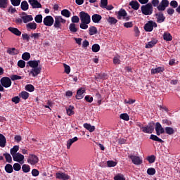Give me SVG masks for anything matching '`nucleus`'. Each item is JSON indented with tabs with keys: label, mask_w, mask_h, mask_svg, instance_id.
<instances>
[{
	"label": "nucleus",
	"mask_w": 180,
	"mask_h": 180,
	"mask_svg": "<svg viewBox=\"0 0 180 180\" xmlns=\"http://www.w3.org/2000/svg\"><path fill=\"white\" fill-rule=\"evenodd\" d=\"M22 170L25 173L27 174V172H30V166L29 165H23L22 166Z\"/></svg>",
	"instance_id": "obj_45"
},
{
	"label": "nucleus",
	"mask_w": 180,
	"mask_h": 180,
	"mask_svg": "<svg viewBox=\"0 0 180 180\" xmlns=\"http://www.w3.org/2000/svg\"><path fill=\"white\" fill-rule=\"evenodd\" d=\"M23 23H29V22H32L33 20V15H26L21 16Z\"/></svg>",
	"instance_id": "obj_20"
},
{
	"label": "nucleus",
	"mask_w": 180,
	"mask_h": 180,
	"mask_svg": "<svg viewBox=\"0 0 180 180\" xmlns=\"http://www.w3.org/2000/svg\"><path fill=\"white\" fill-rule=\"evenodd\" d=\"M0 147L2 148L6 147V138L2 134H0Z\"/></svg>",
	"instance_id": "obj_23"
},
{
	"label": "nucleus",
	"mask_w": 180,
	"mask_h": 180,
	"mask_svg": "<svg viewBox=\"0 0 180 180\" xmlns=\"http://www.w3.org/2000/svg\"><path fill=\"white\" fill-rule=\"evenodd\" d=\"M91 50L93 53H98V51L101 50V46H99L98 44H94L91 47Z\"/></svg>",
	"instance_id": "obj_41"
},
{
	"label": "nucleus",
	"mask_w": 180,
	"mask_h": 180,
	"mask_svg": "<svg viewBox=\"0 0 180 180\" xmlns=\"http://www.w3.org/2000/svg\"><path fill=\"white\" fill-rule=\"evenodd\" d=\"M4 169H5L6 172H7L8 174H12V172H13V167H12V165H11V164L6 165Z\"/></svg>",
	"instance_id": "obj_35"
},
{
	"label": "nucleus",
	"mask_w": 180,
	"mask_h": 180,
	"mask_svg": "<svg viewBox=\"0 0 180 180\" xmlns=\"http://www.w3.org/2000/svg\"><path fill=\"white\" fill-rule=\"evenodd\" d=\"M124 16H127V12H126V10L121 8L117 13V18L120 20L122 18H124Z\"/></svg>",
	"instance_id": "obj_19"
},
{
	"label": "nucleus",
	"mask_w": 180,
	"mask_h": 180,
	"mask_svg": "<svg viewBox=\"0 0 180 180\" xmlns=\"http://www.w3.org/2000/svg\"><path fill=\"white\" fill-rule=\"evenodd\" d=\"M147 160L149 164H153V162H155V156L154 155L148 156Z\"/></svg>",
	"instance_id": "obj_55"
},
{
	"label": "nucleus",
	"mask_w": 180,
	"mask_h": 180,
	"mask_svg": "<svg viewBox=\"0 0 180 180\" xmlns=\"http://www.w3.org/2000/svg\"><path fill=\"white\" fill-rule=\"evenodd\" d=\"M114 180H126V178L122 174H117V176H115Z\"/></svg>",
	"instance_id": "obj_63"
},
{
	"label": "nucleus",
	"mask_w": 180,
	"mask_h": 180,
	"mask_svg": "<svg viewBox=\"0 0 180 180\" xmlns=\"http://www.w3.org/2000/svg\"><path fill=\"white\" fill-rule=\"evenodd\" d=\"M14 171H20L22 167L19 163H15L13 166Z\"/></svg>",
	"instance_id": "obj_61"
},
{
	"label": "nucleus",
	"mask_w": 180,
	"mask_h": 180,
	"mask_svg": "<svg viewBox=\"0 0 180 180\" xmlns=\"http://www.w3.org/2000/svg\"><path fill=\"white\" fill-rule=\"evenodd\" d=\"M13 160L16 162H20V164H23L25 156L21 153H18L15 155H13Z\"/></svg>",
	"instance_id": "obj_12"
},
{
	"label": "nucleus",
	"mask_w": 180,
	"mask_h": 180,
	"mask_svg": "<svg viewBox=\"0 0 180 180\" xmlns=\"http://www.w3.org/2000/svg\"><path fill=\"white\" fill-rule=\"evenodd\" d=\"M141 11L143 15H151L153 11V4H151V3H148L146 5L141 6Z\"/></svg>",
	"instance_id": "obj_3"
},
{
	"label": "nucleus",
	"mask_w": 180,
	"mask_h": 180,
	"mask_svg": "<svg viewBox=\"0 0 180 180\" xmlns=\"http://www.w3.org/2000/svg\"><path fill=\"white\" fill-rule=\"evenodd\" d=\"M27 162L30 165H36L39 162V157L36 155L30 154L27 160Z\"/></svg>",
	"instance_id": "obj_7"
},
{
	"label": "nucleus",
	"mask_w": 180,
	"mask_h": 180,
	"mask_svg": "<svg viewBox=\"0 0 180 180\" xmlns=\"http://www.w3.org/2000/svg\"><path fill=\"white\" fill-rule=\"evenodd\" d=\"M62 16H65V18H70L71 16V12H70L68 9H63L61 11Z\"/></svg>",
	"instance_id": "obj_39"
},
{
	"label": "nucleus",
	"mask_w": 180,
	"mask_h": 180,
	"mask_svg": "<svg viewBox=\"0 0 180 180\" xmlns=\"http://www.w3.org/2000/svg\"><path fill=\"white\" fill-rule=\"evenodd\" d=\"M158 43V40L157 39L153 38L152 40L147 44H146V49H153L155 46V44Z\"/></svg>",
	"instance_id": "obj_18"
},
{
	"label": "nucleus",
	"mask_w": 180,
	"mask_h": 180,
	"mask_svg": "<svg viewBox=\"0 0 180 180\" xmlns=\"http://www.w3.org/2000/svg\"><path fill=\"white\" fill-rule=\"evenodd\" d=\"M143 133H146L147 134H151L154 131V124L150 123L147 126L142 128Z\"/></svg>",
	"instance_id": "obj_10"
},
{
	"label": "nucleus",
	"mask_w": 180,
	"mask_h": 180,
	"mask_svg": "<svg viewBox=\"0 0 180 180\" xmlns=\"http://www.w3.org/2000/svg\"><path fill=\"white\" fill-rule=\"evenodd\" d=\"M98 79H108V75L105 73H100L97 75Z\"/></svg>",
	"instance_id": "obj_51"
},
{
	"label": "nucleus",
	"mask_w": 180,
	"mask_h": 180,
	"mask_svg": "<svg viewBox=\"0 0 180 180\" xmlns=\"http://www.w3.org/2000/svg\"><path fill=\"white\" fill-rule=\"evenodd\" d=\"M9 32L15 34V36H20L22 32H20L18 28L10 27H8Z\"/></svg>",
	"instance_id": "obj_24"
},
{
	"label": "nucleus",
	"mask_w": 180,
	"mask_h": 180,
	"mask_svg": "<svg viewBox=\"0 0 180 180\" xmlns=\"http://www.w3.org/2000/svg\"><path fill=\"white\" fill-rule=\"evenodd\" d=\"M162 124H165V126H171V124H172V122H171L170 120H169L167 119L162 120Z\"/></svg>",
	"instance_id": "obj_60"
},
{
	"label": "nucleus",
	"mask_w": 180,
	"mask_h": 180,
	"mask_svg": "<svg viewBox=\"0 0 180 180\" xmlns=\"http://www.w3.org/2000/svg\"><path fill=\"white\" fill-rule=\"evenodd\" d=\"M26 91H28V92H33L34 91V86L32 84H27L25 86Z\"/></svg>",
	"instance_id": "obj_52"
},
{
	"label": "nucleus",
	"mask_w": 180,
	"mask_h": 180,
	"mask_svg": "<svg viewBox=\"0 0 180 180\" xmlns=\"http://www.w3.org/2000/svg\"><path fill=\"white\" fill-rule=\"evenodd\" d=\"M90 22H81L79 25L80 29H83L84 30H86L88 29V25H89Z\"/></svg>",
	"instance_id": "obj_48"
},
{
	"label": "nucleus",
	"mask_w": 180,
	"mask_h": 180,
	"mask_svg": "<svg viewBox=\"0 0 180 180\" xmlns=\"http://www.w3.org/2000/svg\"><path fill=\"white\" fill-rule=\"evenodd\" d=\"M66 112L68 116H72V115H74V106L70 105L68 108H66Z\"/></svg>",
	"instance_id": "obj_44"
},
{
	"label": "nucleus",
	"mask_w": 180,
	"mask_h": 180,
	"mask_svg": "<svg viewBox=\"0 0 180 180\" xmlns=\"http://www.w3.org/2000/svg\"><path fill=\"white\" fill-rule=\"evenodd\" d=\"M120 119L125 120V122H129L130 120V116L127 113H122L120 115Z\"/></svg>",
	"instance_id": "obj_38"
},
{
	"label": "nucleus",
	"mask_w": 180,
	"mask_h": 180,
	"mask_svg": "<svg viewBox=\"0 0 180 180\" xmlns=\"http://www.w3.org/2000/svg\"><path fill=\"white\" fill-rule=\"evenodd\" d=\"M169 6V1L168 0H162L161 2L157 7L158 11H164Z\"/></svg>",
	"instance_id": "obj_6"
},
{
	"label": "nucleus",
	"mask_w": 180,
	"mask_h": 180,
	"mask_svg": "<svg viewBox=\"0 0 180 180\" xmlns=\"http://www.w3.org/2000/svg\"><path fill=\"white\" fill-rule=\"evenodd\" d=\"M56 178L57 179L68 180L70 179V176L65 173L58 172L56 174Z\"/></svg>",
	"instance_id": "obj_14"
},
{
	"label": "nucleus",
	"mask_w": 180,
	"mask_h": 180,
	"mask_svg": "<svg viewBox=\"0 0 180 180\" xmlns=\"http://www.w3.org/2000/svg\"><path fill=\"white\" fill-rule=\"evenodd\" d=\"M89 32L90 36H94V34H96V33H98V29L95 26H91L89 27Z\"/></svg>",
	"instance_id": "obj_31"
},
{
	"label": "nucleus",
	"mask_w": 180,
	"mask_h": 180,
	"mask_svg": "<svg viewBox=\"0 0 180 180\" xmlns=\"http://www.w3.org/2000/svg\"><path fill=\"white\" fill-rule=\"evenodd\" d=\"M18 66L20 68H25V67H26V62H25L23 60H20L18 62Z\"/></svg>",
	"instance_id": "obj_53"
},
{
	"label": "nucleus",
	"mask_w": 180,
	"mask_h": 180,
	"mask_svg": "<svg viewBox=\"0 0 180 180\" xmlns=\"http://www.w3.org/2000/svg\"><path fill=\"white\" fill-rule=\"evenodd\" d=\"M164 71H165L164 67H158L151 70V74H160V72H164Z\"/></svg>",
	"instance_id": "obj_26"
},
{
	"label": "nucleus",
	"mask_w": 180,
	"mask_h": 180,
	"mask_svg": "<svg viewBox=\"0 0 180 180\" xmlns=\"http://www.w3.org/2000/svg\"><path fill=\"white\" fill-rule=\"evenodd\" d=\"M129 158L131 160V162L135 165H141V164H143V160H141L139 156L131 155L129 156Z\"/></svg>",
	"instance_id": "obj_9"
},
{
	"label": "nucleus",
	"mask_w": 180,
	"mask_h": 180,
	"mask_svg": "<svg viewBox=\"0 0 180 180\" xmlns=\"http://www.w3.org/2000/svg\"><path fill=\"white\" fill-rule=\"evenodd\" d=\"M160 127H161V124L160 122H156L155 131L157 136H160L161 134V132L160 131Z\"/></svg>",
	"instance_id": "obj_50"
},
{
	"label": "nucleus",
	"mask_w": 180,
	"mask_h": 180,
	"mask_svg": "<svg viewBox=\"0 0 180 180\" xmlns=\"http://www.w3.org/2000/svg\"><path fill=\"white\" fill-rule=\"evenodd\" d=\"M40 64V60H30L27 63V67H30L32 69L29 72V75L32 77H37L40 72H41V65Z\"/></svg>",
	"instance_id": "obj_1"
},
{
	"label": "nucleus",
	"mask_w": 180,
	"mask_h": 180,
	"mask_svg": "<svg viewBox=\"0 0 180 180\" xmlns=\"http://www.w3.org/2000/svg\"><path fill=\"white\" fill-rule=\"evenodd\" d=\"M71 22L72 23H74L75 25V23H79V17H78V15H73L71 18Z\"/></svg>",
	"instance_id": "obj_49"
},
{
	"label": "nucleus",
	"mask_w": 180,
	"mask_h": 180,
	"mask_svg": "<svg viewBox=\"0 0 180 180\" xmlns=\"http://www.w3.org/2000/svg\"><path fill=\"white\" fill-rule=\"evenodd\" d=\"M155 169L153 167H150L147 169L148 175H155Z\"/></svg>",
	"instance_id": "obj_57"
},
{
	"label": "nucleus",
	"mask_w": 180,
	"mask_h": 180,
	"mask_svg": "<svg viewBox=\"0 0 180 180\" xmlns=\"http://www.w3.org/2000/svg\"><path fill=\"white\" fill-rule=\"evenodd\" d=\"M20 98H22V99H24L25 101H26V99L29 98V93L27 91H22L20 94H19Z\"/></svg>",
	"instance_id": "obj_40"
},
{
	"label": "nucleus",
	"mask_w": 180,
	"mask_h": 180,
	"mask_svg": "<svg viewBox=\"0 0 180 180\" xmlns=\"http://www.w3.org/2000/svg\"><path fill=\"white\" fill-rule=\"evenodd\" d=\"M134 32L135 37H139L140 36V30L136 26L134 27Z\"/></svg>",
	"instance_id": "obj_59"
},
{
	"label": "nucleus",
	"mask_w": 180,
	"mask_h": 180,
	"mask_svg": "<svg viewBox=\"0 0 180 180\" xmlns=\"http://www.w3.org/2000/svg\"><path fill=\"white\" fill-rule=\"evenodd\" d=\"M65 23H67V20L63 18L61 15L55 16V22L53 24L55 29H61L63 25H65Z\"/></svg>",
	"instance_id": "obj_2"
},
{
	"label": "nucleus",
	"mask_w": 180,
	"mask_h": 180,
	"mask_svg": "<svg viewBox=\"0 0 180 180\" xmlns=\"http://www.w3.org/2000/svg\"><path fill=\"white\" fill-rule=\"evenodd\" d=\"M22 58L24 61H29V60H30V53L28 52L22 53Z\"/></svg>",
	"instance_id": "obj_43"
},
{
	"label": "nucleus",
	"mask_w": 180,
	"mask_h": 180,
	"mask_svg": "<svg viewBox=\"0 0 180 180\" xmlns=\"http://www.w3.org/2000/svg\"><path fill=\"white\" fill-rule=\"evenodd\" d=\"M163 39L166 41H171L172 40V35L169 32H165L163 34Z\"/></svg>",
	"instance_id": "obj_32"
},
{
	"label": "nucleus",
	"mask_w": 180,
	"mask_h": 180,
	"mask_svg": "<svg viewBox=\"0 0 180 180\" xmlns=\"http://www.w3.org/2000/svg\"><path fill=\"white\" fill-rule=\"evenodd\" d=\"M108 22L110 25H116V23L117 22V20L114 17H109L108 19Z\"/></svg>",
	"instance_id": "obj_47"
},
{
	"label": "nucleus",
	"mask_w": 180,
	"mask_h": 180,
	"mask_svg": "<svg viewBox=\"0 0 180 180\" xmlns=\"http://www.w3.org/2000/svg\"><path fill=\"white\" fill-rule=\"evenodd\" d=\"M9 0H0V8L6 9L8 8V3Z\"/></svg>",
	"instance_id": "obj_30"
},
{
	"label": "nucleus",
	"mask_w": 180,
	"mask_h": 180,
	"mask_svg": "<svg viewBox=\"0 0 180 180\" xmlns=\"http://www.w3.org/2000/svg\"><path fill=\"white\" fill-rule=\"evenodd\" d=\"M150 140H153V141H158V143H164V141L160 139L158 136L154 134H151L150 136Z\"/></svg>",
	"instance_id": "obj_37"
},
{
	"label": "nucleus",
	"mask_w": 180,
	"mask_h": 180,
	"mask_svg": "<svg viewBox=\"0 0 180 180\" xmlns=\"http://www.w3.org/2000/svg\"><path fill=\"white\" fill-rule=\"evenodd\" d=\"M155 17L158 23H162V22H165V16H164V13H162V12H159L156 13Z\"/></svg>",
	"instance_id": "obj_15"
},
{
	"label": "nucleus",
	"mask_w": 180,
	"mask_h": 180,
	"mask_svg": "<svg viewBox=\"0 0 180 180\" xmlns=\"http://www.w3.org/2000/svg\"><path fill=\"white\" fill-rule=\"evenodd\" d=\"M20 8L22 11H27L29 9V4L27 1H23L21 2Z\"/></svg>",
	"instance_id": "obj_34"
},
{
	"label": "nucleus",
	"mask_w": 180,
	"mask_h": 180,
	"mask_svg": "<svg viewBox=\"0 0 180 180\" xmlns=\"http://www.w3.org/2000/svg\"><path fill=\"white\" fill-rule=\"evenodd\" d=\"M165 133L166 134H169V136H172V134L175 133V130H174V128L171 127H167L165 128Z\"/></svg>",
	"instance_id": "obj_36"
},
{
	"label": "nucleus",
	"mask_w": 180,
	"mask_h": 180,
	"mask_svg": "<svg viewBox=\"0 0 180 180\" xmlns=\"http://www.w3.org/2000/svg\"><path fill=\"white\" fill-rule=\"evenodd\" d=\"M101 8H106L108 6V0H101Z\"/></svg>",
	"instance_id": "obj_64"
},
{
	"label": "nucleus",
	"mask_w": 180,
	"mask_h": 180,
	"mask_svg": "<svg viewBox=\"0 0 180 180\" xmlns=\"http://www.w3.org/2000/svg\"><path fill=\"white\" fill-rule=\"evenodd\" d=\"M69 30L71 33H77L78 29L77 28V25L74 23H70L69 25Z\"/></svg>",
	"instance_id": "obj_27"
},
{
	"label": "nucleus",
	"mask_w": 180,
	"mask_h": 180,
	"mask_svg": "<svg viewBox=\"0 0 180 180\" xmlns=\"http://www.w3.org/2000/svg\"><path fill=\"white\" fill-rule=\"evenodd\" d=\"M129 6L132 8L134 11H139L140 8V4L137 1H131L129 3Z\"/></svg>",
	"instance_id": "obj_21"
},
{
	"label": "nucleus",
	"mask_w": 180,
	"mask_h": 180,
	"mask_svg": "<svg viewBox=\"0 0 180 180\" xmlns=\"http://www.w3.org/2000/svg\"><path fill=\"white\" fill-rule=\"evenodd\" d=\"M81 22H84L87 23H91V15L86 13L85 11H81L79 13Z\"/></svg>",
	"instance_id": "obj_4"
},
{
	"label": "nucleus",
	"mask_w": 180,
	"mask_h": 180,
	"mask_svg": "<svg viewBox=\"0 0 180 180\" xmlns=\"http://www.w3.org/2000/svg\"><path fill=\"white\" fill-rule=\"evenodd\" d=\"M28 2L33 9L41 8V4H40L37 0H28Z\"/></svg>",
	"instance_id": "obj_13"
},
{
	"label": "nucleus",
	"mask_w": 180,
	"mask_h": 180,
	"mask_svg": "<svg viewBox=\"0 0 180 180\" xmlns=\"http://www.w3.org/2000/svg\"><path fill=\"white\" fill-rule=\"evenodd\" d=\"M43 22L45 26H53L54 25V18L51 15H48L44 18Z\"/></svg>",
	"instance_id": "obj_11"
},
{
	"label": "nucleus",
	"mask_w": 180,
	"mask_h": 180,
	"mask_svg": "<svg viewBox=\"0 0 180 180\" xmlns=\"http://www.w3.org/2000/svg\"><path fill=\"white\" fill-rule=\"evenodd\" d=\"M13 6H19L22 0H10Z\"/></svg>",
	"instance_id": "obj_56"
},
{
	"label": "nucleus",
	"mask_w": 180,
	"mask_h": 180,
	"mask_svg": "<svg viewBox=\"0 0 180 180\" xmlns=\"http://www.w3.org/2000/svg\"><path fill=\"white\" fill-rule=\"evenodd\" d=\"M7 53L10 54V56H18V54H19V50L16 49V48H8Z\"/></svg>",
	"instance_id": "obj_22"
},
{
	"label": "nucleus",
	"mask_w": 180,
	"mask_h": 180,
	"mask_svg": "<svg viewBox=\"0 0 180 180\" xmlns=\"http://www.w3.org/2000/svg\"><path fill=\"white\" fill-rule=\"evenodd\" d=\"M91 19L94 23H99L102 20V15L99 14H94L92 15Z\"/></svg>",
	"instance_id": "obj_25"
},
{
	"label": "nucleus",
	"mask_w": 180,
	"mask_h": 180,
	"mask_svg": "<svg viewBox=\"0 0 180 180\" xmlns=\"http://www.w3.org/2000/svg\"><path fill=\"white\" fill-rule=\"evenodd\" d=\"M22 38L23 40H26L27 41H30V35L27 33L22 34Z\"/></svg>",
	"instance_id": "obj_58"
},
{
	"label": "nucleus",
	"mask_w": 180,
	"mask_h": 180,
	"mask_svg": "<svg viewBox=\"0 0 180 180\" xmlns=\"http://www.w3.org/2000/svg\"><path fill=\"white\" fill-rule=\"evenodd\" d=\"M34 20L36 23H41L43 22V15L41 14H38L35 16Z\"/></svg>",
	"instance_id": "obj_42"
},
{
	"label": "nucleus",
	"mask_w": 180,
	"mask_h": 180,
	"mask_svg": "<svg viewBox=\"0 0 180 180\" xmlns=\"http://www.w3.org/2000/svg\"><path fill=\"white\" fill-rule=\"evenodd\" d=\"M4 157H5L6 162H12V156H11V154L9 153H4Z\"/></svg>",
	"instance_id": "obj_46"
},
{
	"label": "nucleus",
	"mask_w": 180,
	"mask_h": 180,
	"mask_svg": "<svg viewBox=\"0 0 180 180\" xmlns=\"http://www.w3.org/2000/svg\"><path fill=\"white\" fill-rule=\"evenodd\" d=\"M170 6H172V8H178V1H175V0H172L170 3H169Z\"/></svg>",
	"instance_id": "obj_62"
},
{
	"label": "nucleus",
	"mask_w": 180,
	"mask_h": 180,
	"mask_svg": "<svg viewBox=\"0 0 180 180\" xmlns=\"http://www.w3.org/2000/svg\"><path fill=\"white\" fill-rule=\"evenodd\" d=\"M108 167L111 168L112 167H116L117 165V162L113 161V160H108L107 161Z\"/></svg>",
	"instance_id": "obj_54"
},
{
	"label": "nucleus",
	"mask_w": 180,
	"mask_h": 180,
	"mask_svg": "<svg viewBox=\"0 0 180 180\" xmlns=\"http://www.w3.org/2000/svg\"><path fill=\"white\" fill-rule=\"evenodd\" d=\"M157 26L158 25L155 23V22L150 20L144 25V30L146 32H153L154 27H157Z\"/></svg>",
	"instance_id": "obj_5"
},
{
	"label": "nucleus",
	"mask_w": 180,
	"mask_h": 180,
	"mask_svg": "<svg viewBox=\"0 0 180 180\" xmlns=\"http://www.w3.org/2000/svg\"><path fill=\"white\" fill-rule=\"evenodd\" d=\"M0 82L4 88H9L12 85V81L8 77H2L0 80Z\"/></svg>",
	"instance_id": "obj_8"
},
{
	"label": "nucleus",
	"mask_w": 180,
	"mask_h": 180,
	"mask_svg": "<svg viewBox=\"0 0 180 180\" xmlns=\"http://www.w3.org/2000/svg\"><path fill=\"white\" fill-rule=\"evenodd\" d=\"M83 126L84 129H86V130H89L90 133L95 131V126H91V124L85 123L84 124Z\"/></svg>",
	"instance_id": "obj_28"
},
{
	"label": "nucleus",
	"mask_w": 180,
	"mask_h": 180,
	"mask_svg": "<svg viewBox=\"0 0 180 180\" xmlns=\"http://www.w3.org/2000/svg\"><path fill=\"white\" fill-rule=\"evenodd\" d=\"M84 94H85V89L80 88L77 91L76 99L80 100L84 98Z\"/></svg>",
	"instance_id": "obj_16"
},
{
	"label": "nucleus",
	"mask_w": 180,
	"mask_h": 180,
	"mask_svg": "<svg viewBox=\"0 0 180 180\" xmlns=\"http://www.w3.org/2000/svg\"><path fill=\"white\" fill-rule=\"evenodd\" d=\"M18 151H19V146L15 145L10 150V153L13 157V155L18 154Z\"/></svg>",
	"instance_id": "obj_29"
},
{
	"label": "nucleus",
	"mask_w": 180,
	"mask_h": 180,
	"mask_svg": "<svg viewBox=\"0 0 180 180\" xmlns=\"http://www.w3.org/2000/svg\"><path fill=\"white\" fill-rule=\"evenodd\" d=\"M30 36V39H33L34 40H39L40 37H41V34L32 32Z\"/></svg>",
	"instance_id": "obj_33"
},
{
	"label": "nucleus",
	"mask_w": 180,
	"mask_h": 180,
	"mask_svg": "<svg viewBox=\"0 0 180 180\" xmlns=\"http://www.w3.org/2000/svg\"><path fill=\"white\" fill-rule=\"evenodd\" d=\"M26 28L28 32H30V30H36L37 29V24L34 22H29L26 25Z\"/></svg>",
	"instance_id": "obj_17"
}]
</instances>
